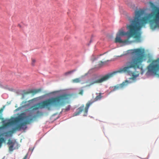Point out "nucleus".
Wrapping results in <instances>:
<instances>
[{"label":"nucleus","mask_w":159,"mask_h":159,"mask_svg":"<svg viewBox=\"0 0 159 159\" xmlns=\"http://www.w3.org/2000/svg\"><path fill=\"white\" fill-rule=\"evenodd\" d=\"M35 62V60L34 59H32V65L34 66V64Z\"/></svg>","instance_id":"6ab92c4d"},{"label":"nucleus","mask_w":159,"mask_h":159,"mask_svg":"<svg viewBox=\"0 0 159 159\" xmlns=\"http://www.w3.org/2000/svg\"><path fill=\"white\" fill-rule=\"evenodd\" d=\"M83 92H84V91L83 90H82V89L80 90L79 91V94L80 95H82L83 94Z\"/></svg>","instance_id":"a211bd4d"},{"label":"nucleus","mask_w":159,"mask_h":159,"mask_svg":"<svg viewBox=\"0 0 159 159\" xmlns=\"http://www.w3.org/2000/svg\"><path fill=\"white\" fill-rule=\"evenodd\" d=\"M147 69L148 72L158 75V73L159 72V57L152 60Z\"/></svg>","instance_id":"6e6552de"},{"label":"nucleus","mask_w":159,"mask_h":159,"mask_svg":"<svg viewBox=\"0 0 159 159\" xmlns=\"http://www.w3.org/2000/svg\"><path fill=\"white\" fill-rule=\"evenodd\" d=\"M71 97V95L65 93L37 103L29 108L30 114L31 115H34V116H42L43 113L39 111H37L36 114L34 115L35 111L39 109L45 107L50 110L52 107H59L63 106L70 99Z\"/></svg>","instance_id":"f257e3e1"},{"label":"nucleus","mask_w":159,"mask_h":159,"mask_svg":"<svg viewBox=\"0 0 159 159\" xmlns=\"http://www.w3.org/2000/svg\"><path fill=\"white\" fill-rule=\"evenodd\" d=\"M72 82L74 83H79L81 81L80 78H77L72 80Z\"/></svg>","instance_id":"f8f14e48"},{"label":"nucleus","mask_w":159,"mask_h":159,"mask_svg":"<svg viewBox=\"0 0 159 159\" xmlns=\"http://www.w3.org/2000/svg\"><path fill=\"white\" fill-rule=\"evenodd\" d=\"M149 3L152 8L155 10L154 12L149 14L146 16L142 17L144 13V11L136 10L135 11L134 17L143 26L149 22L151 28L154 30L159 27V8L151 2Z\"/></svg>","instance_id":"7ed1b4c3"},{"label":"nucleus","mask_w":159,"mask_h":159,"mask_svg":"<svg viewBox=\"0 0 159 159\" xmlns=\"http://www.w3.org/2000/svg\"><path fill=\"white\" fill-rule=\"evenodd\" d=\"M7 144H8L9 146V145L14 144V143L13 142V141L11 140L10 139H9L8 140Z\"/></svg>","instance_id":"dca6fc26"},{"label":"nucleus","mask_w":159,"mask_h":159,"mask_svg":"<svg viewBox=\"0 0 159 159\" xmlns=\"http://www.w3.org/2000/svg\"><path fill=\"white\" fill-rule=\"evenodd\" d=\"M96 94L98 95L93 100L89 101L86 104V107L84 108V105L78 108L76 112L74 114V116H76L79 115L82 111L84 112V116H86L89 106L95 102L101 100L102 97V93H96Z\"/></svg>","instance_id":"423d86ee"},{"label":"nucleus","mask_w":159,"mask_h":159,"mask_svg":"<svg viewBox=\"0 0 159 159\" xmlns=\"http://www.w3.org/2000/svg\"><path fill=\"white\" fill-rule=\"evenodd\" d=\"M10 123H9V122H7V123H6L4 125V126H6L8 125H9Z\"/></svg>","instance_id":"aec40b11"},{"label":"nucleus","mask_w":159,"mask_h":159,"mask_svg":"<svg viewBox=\"0 0 159 159\" xmlns=\"http://www.w3.org/2000/svg\"><path fill=\"white\" fill-rule=\"evenodd\" d=\"M144 49L139 48L134 49L132 52V57L126 63V66L115 71H121L120 72L117 73L116 74L118 73H126L132 75V79H134L136 78L138 75L134 74V72L131 71V68L136 69L142 68V63L144 60Z\"/></svg>","instance_id":"f03ea898"},{"label":"nucleus","mask_w":159,"mask_h":159,"mask_svg":"<svg viewBox=\"0 0 159 159\" xmlns=\"http://www.w3.org/2000/svg\"><path fill=\"white\" fill-rule=\"evenodd\" d=\"M121 71H113L111 73H109L104 75L101 79L96 80L95 79L91 78L87 80L86 83L87 85L86 87H90L95 84L102 83L105 81L110 78L113 77L114 75H116V73L118 72H120Z\"/></svg>","instance_id":"0eeeda50"},{"label":"nucleus","mask_w":159,"mask_h":159,"mask_svg":"<svg viewBox=\"0 0 159 159\" xmlns=\"http://www.w3.org/2000/svg\"><path fill=\"white\" fill-rule=\"evenodd\" d=\"M41 89H35L32 91L31 93L33 94H36L41 91Z\"/></svg>","instance_id":"ddd939ff"},{"label":"nucleus","mask_w":159,"mask_h":159,"mask_svg":"<svg viewBox=\"0 0 159 159\" xmlns=\"http://www.w3.org/2000/svg\"><path fill=\"white\" fill-rule=\"evenodd\" d=\"M115 42L116 43H127L129 42L128 39H126L124 40L121 39L120 36L118 35H116V37L115 38Z\"/></svg>","instance_id":"9d476101"},{"label":"nucleus","mask_w":159,"mask_h":159,"mask_svg":"<svg viewBox=\"0 0 159 159\" xmlns=\"http://www.w3.org/2000/svg\"><path fill=\"white\" fill-rule=\"evenodd\" d=\"M138 20L134 17L133 20H130V24L127 25V28L128 31L125 32L122 30H120L117 35L119 36L127 35L128 40L131 37H134L137 42H140L141 34L140 30L143 26Z\"/></svg>","instance_id":"20e7f679"},{"label":"nucleus","mask_w":159,"mask_h":159,"mask_svg":"<svg viewBox=\"0 0 159 159\" xmlns=\"http://www.w3.org/2000/svg\"><path fill=\"white\" fill-rule=\"evenodd\" d=\"M133 82L129 80H126L125 81L123 82L121 84H117L116 86H114L112 87V92L116 91V90H119L122 89L124 88L127 87L129 84L132 83Z\"/></svg>","instance_id":"1a4fd4ad"},{"label":"nucleus","mask_w":159,"mask_h":159,"mask_svg":"<svg viewBox=\"0 0 159 159\" xmlns=\"http://www.w3.org/2000/svg\"><path fill=\"white\" fill-rule=\"evenodd\" d=\"M29 93L28 92V93Z\"/></svg>","instance_id":"b1692460"},{"label":"nucleus","mask_w":159,"mask_h":159,"mask_svg":"<svg viewBox=\"0 0 159 159\" xmlns=\"http://www.w3.org/2000/svg\"><path fill=\"white\" fill-rule=\"evenodd\" d=\"M105 61L104 62H102V61H100L99 62L98 65L99 66H102L107 61Z\"/></svg>","instance_id":"f3484780"},{"label":"nucleus","mask_w":159,"mask_h":159,"mask_svg":"<svg viewBox=\"0 0 159 159\" xmlns=\"http://www.w3.org/2000/svg\"><path fill=\"white\" fill-rule=\"evenodd\" d=\"M75 71V70H72L68 72H65L64 75H65L67 76L69 74H70Z\"/></svg>","instance_id":"4468645a"},{"label":"nucleus","mask_w":159,"mask_h":159,"mask_svg":"<svg viewBox=\"0 0 159 159\" xmlns=\"http://www.w3.org/2000/svg\"><path fill=\"white\" fill-rule=\"evenodd\" d=\"M3 128V127H0V130ZM6 141L5 139L3 137L0 138V148L2 146V143Z\"/></svg>","instance_id":"9b49d317"},{"label":"nucleus","mask_w":159,"mask_h":159,"mask_svg":"<svg viewBox=\"0 0 159 159\" xmlns=\"http://www.w3.org/2000/svg\"><path fill=\"white\" fill-rule=\"evenodd\" d=\"M27 158V156H25L23 159H26Z\"/></svg>","instance_id":"4be33fe9"},{"label":"nucleus","mask_w":159,"mask_h":159,"mask_svg":"<svg viewBox=\"0 0 159 159\" xmlns=\"http://www.w3.org/2000/svg\"><path fill=\"white\" fill-rule=\"evenodd\" d=\"M32 120V118H29V116H26L25 114L22 113L21 114L16 118L15 121L17 122L22 121H24L18 125L15 128H13L12 130L5 132L4 133L5 134V136L6 137L8 136H11L15 131L16 130H20L25 125L29 124Z\"/></svg>","instance_id":"39448f33"},{"label":"nucleus","mask_w":159,"mask_h":159,"mask_svg":"<svg viewBox=\"0 0 159 159\" xmlns=\"http://www.w3.org/2000/svg\"><path fill=\"white\" fill-rule=\"evenodd\" d=\"M70 109V106H69L68 107H66V111H68Z\"/></svg>","instance_id":"412c9836"},{"label":"nucleus","mask_w":159,"mask_h":159,"mask_svg":"<svg viewBox=\"0 0 159 159\" xmlns=\"http://www.w3.org/2000/svg\"><path fill=\"white\" fill-rule=\"evenodd\" d=\"M14 144L9 145V149L10 151H12L14 150Z\"/></svg>","instance_id":"2eb2a0df"},{"label":"nucleus","mask_w":159,"mask_h":159,"mask_svg":"<svg viewBox=\"0 0 159 159\" xmlns=\"http://www.w3.org/2000/svg\"><path fill=\"white\" fill-rule=\"evenodd\" d=\"M1 9V7H0V9Z\"/></svg>","instance_id":"393cba45"},{"label":"nucleus","mask_w":159,"mask_h":159,"mask_svg":"<svg viewBox=\"0 0 159 159\" xmlns=\"http://www.w3.org/2000/svg\"><path fill=\"white\" fill-rule=\"evenodd\" d=\"M27 102H23V103H26Z\"/></svg>","instance_id":"5701e85b"}]
</instances>
